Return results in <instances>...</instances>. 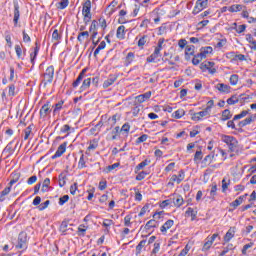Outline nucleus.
I'll return each instance as SVG.
<instances>
[{"label":"nucleus","instance_id":"f257e3e1","mask_svg":"<svg viewBox=\"0 0 256 256\" xmlns=\"http://www.w3.org/2000/svg\"><path fill=\"white\" fill-rule=\"evenodd\" d=\"M82 15H83V21L85 25H88V23L91 21L92 14H91V1H85L82 6Z\"/></svg>","mask_w":256,"mask_h":256},{"label":"nucleus","instance_id":"f03ea898","mask_svg":"<svg viewBox=\"0 0 256 256\" xmlns=\"http://www.w3.org/2000/svg\"><path fill=\"white\" fill-rule=\"evenodd\" d=\"M55 75V67L49 66L45 73L43 74L44 79L42 80V83L44 84V87L47 86V83H53V77Z\"/></svg>","mask_w":256,"mask_h":256},{"label":"nucleus","instance_id":"7ed1b4c3","mask_svg":"<svg viewBox=\"0 0 256 256\" xmlns=\"http://www.w3.org/2000/svg\"><path fill=\"white\" fill-rule=\"evenodd\" d=\"M222 141H223V143H226V145H228L230 151H235V149H237V145L239 143L235 137L227 136V135L222 136Z\"/></svg>","mask_w":256,"mask_h":256},{"label":"nucleus","instance_id":"20e7f679","mask_svg":"<svg viewBox=\"0 0 256 256\" xmlns=\"http://www.w3.org/2000/svg\"><path fill=\"white\" fill-rule=\"evenodd\" d=\"M16 249H22L25 251L27 249V234L21 232L18 236V243L16 244Z\"/></svg>","mask_w":256,"mask_h":256},{"label":"nucleus","instance_id":"39448f33","mask_svg":"<svg viewBox=\"0 0 256 256\" xmlns=\"http://www.w3.org/2000/svg\"><path fill=\"white\" fill-rule=\"evenodd\" d=\"M216 237H219V234H213L211 237H207L206 242L203 245L202 251H209L213 243H215Z\"/></svg>","mask_w":256,"mask_h":256},{"label":"nucleus","instance_id":"423d86ee","mask_svg":"<svg viewBox=\"0 0 256 256\" xmlns=\"http://www.w3.org/2000/svg\"><path fill=\"white\" fill-rule=\"evenodd\" d=\"M210 113L211 112H209V110L205 108L203 111L194 113L192 115V121H201L203 117H209V115H211Z\"/></svg>","mask_w":256,"mask_h":256},{"label":"nucleus","instance_id":"0eeeda50","mask_svg":"<svg viewBox=\"0 0 256 256\" xmlns=\"http://www.w3.org/2000/svg\"><path fill=\"white\" fill-rule=\"evenodd\" d=\"M13 5H14V25L17 27V24L19 23V17H21V14L19 12V2L17 0H13Z\"/></svg>","mask_w":256,"mask_h":256},{"label":"nucleus","instance_id":"6e6552de","mask_svg":"<svg viewBox=\"0 0 256 256\" xmlns=\"http://www.w3.org/2000/svg\"><path fill=\"white\" fill-rule=\"evenodd\" d=\"M49 113H51V103L47 102L40 109V117L45 118L46 116L49 115Z\"/></svg>","mask_w":256,"mask_h":256},{"label":"nucleus","instance_id":"1a4fd4ad","mask_svg":"<svg viewBox=\"0 0 256 256\" xmlns=\"http://www.w3.org/2000/svg\"><path fill=\"white\" fill-rule=\"evenodd\" d=\"M65 151H67V142L62 143L57 151L55 152V154L52 156V159H57V157H61V155H63V153H65Z\"/></svg>","mask_w":256,"mask_h":256},{"label":"nucleus","instance_id":"9d476101","mask_svg":"<svg viewBox=\"0 0 256 256\" xmlns=\"http://www.w3.org/2000/svg\"><path fill=\"white\" fill-rule=\"evenodd\" d=\"M137 103H145L147 99H151V91L146 92L144 94L138 95L135 97Z\"/></svg>","mask_w":256,"mask_h":256},{"label":"nucleus","instance_id":"9b49d317","mask_svg":"<svg viewBox=\"0 0 256 256\" xmlns=\"http://www.w3.org/2000/svg\"><path fill=\"white\" fill-rule=\"evenodd\" d=\"M172 199L175 207H181V205H183V203L185 202L183 200V196L179 194H174Z\"/></svg>","mask_w":256,"mask_h":256},{"label":"nucleus","instance_id":"f8f14e48","mask_svg":"<svg viewBox=\"0 0 256 256\" xmlns=\"http://www.w3.org/2000/svg\"><path fill=\"white\" fill-rule=\"evenodd\" d=\"M115 81H117V76L110 75L109 78L104 81L103 89H107V88L111 87V85H113V83H115Z\"/></svg>","mask_w":256,"mask_h":256},{"label":"nucleus","instance_id":"ddd939ff","mask_svg":"<svg viewBox=\"0 0 256 256\" xmlns=\"http://www.w3.org/2000/svg\"><path fill=\"white\" fill-rule=\"evenodd\" d=\"M235 237V228H230L224 236V243H229Z\"/></svg>","mask_w":256,"mask_h":256},{"label":"nucleus","instance_id":"4468645a","mask_svg":"<svg viewBox=\"0 0 256 256\" xmlns=\"http://www.w3.org/2000/svg\"><path fill=\"white\" fill-rule=\"evenodd\" d=\"M195 55V47L193 45H187L185 49V59L189 61V56Z\"/></svg>","mask_w":256,"mask_h":256},{"label":"nucleus","instance_id":"2eb2a0df","mask_svg":"<svg viewBox=\"0 0 256 256\" xmlns=\"http://www.w3.org/2000/svg\"><path fill=\"white\" fill-rule=\"evenodd\" d=\"M211 53H213V47L211 46L202 47L200 49V55H202L204 59L207 57V55H211Z\"/></svg>","mask_w":256,"mask_h":256},{"label":"nucleus","instance_id":"dca6fc26","mask_svg":"<svg viewBox=\"0 0 256 256\" xmlns=\"http://www.w3.org/2000/svg\"><path fill=\"white\" fill-rule=\"evenodd\" d=\"M216 89H218L220 93H229L231 86L224 83H220V84H217Z\"/></svg>","mask_w":256,"mask_h":256},{"label":"nucleus","instance_id":"f3484780","mask_svg":"<svg viewBox=\"0 0 256 256\" xmlns=\"http://www.w3.org/2000/svg\"><path fill=\"white\" fill-rule=\"evenodd\" d=\"M85 39H89V32H80L77 36V41L80 43V45H83V41H85Z\"/></svg>","mask_w":256,"mask_h":256},{"label":"nucleus","instance_id":"a211bd4d","mask_svg":"<svg viewBox=\"0 0 256 256\" xmlns=\"http://www.w3.org/2000/svg\"><path fill=\"white\" fill-rule=\"evenodd\" d=\"M255 117H256V115L250 116V117H248V118H246V119L240 121V122H239V126H240V127H245V126H247V125H251V123H253V121H255Z\"/></svg>","mask_w":256,"mask_h":256},{"label":"nucleus","instance_id":"6ab92c4d","mask_svg":"<svg viewBox=\"0 0 256 256\" xmlns=\"http://www.w3.org/2000/svg\"><path fill=\"white\" fill-rule=\"evenodd\" d=\"M116 37L117 39H120V40L125 39V26L121 25L118 27L116 31Z\"/></svg>","mask_w":256,"mask_h":256},{"label":"nucleus","instance_id":"aec40b11","mask_svg":"<svg viewBox=\"0 0 256 256\" xmlns=\"http://www.w3.org/2000/svg\"><path fill=\"white\" fill-rule=\"evenodd\" d=\"M174 221L173 220H167L164 225H162V227L160 228V231L162 233H167L168 229H171V226L174 225Z\"/></svg>","mask_w":256,"mask_h":256},{"label":"nucleus","instance_id":"412c9836","mask_svg":"<svg viewBox=\"0 0 256 256\" xmlns=\"http://www.w3.org/2000/svg\"><path fill=\"white\" fill-rule=\"evenodd\" d=\"M15 51L18 59H23V57H25V52L27 51V49H24L23 51L21 45H15Z\"/></svg>","mask_w":256,"mask_h":256},{"label":"nucleus","instance_id":"4be33fe9","mask_svg":"<svg viewBox=\"0 0 256 256\" xmlns=\"http://www.w3.org/2000/svg\"><path fill=\"white\" fill-rule=\"evenodd\" d=\"M231 117H233V114H231V110L225 109L222 112V116H221L220 120H222V121H229V119H231Z\"/></svg>","mask_w":256,"mask_h":256},{"label":"nucleus","instance_id":"5701e85b","mask_svg":"<svg viewBox=\"0 0 256 256\" xmlns=\"http://www.w3.org/2000/svg\"><path fill=\"white\" fill-rule=\"evenodd\" d=\"M91 87V78H86L83 80L82 86L80 87V91H87Z\"/></svg>","mask_w":256,"mask_h":256},{"label":"nucleus","instance_id":"b1692460","mask_svg":"<svg viewBox=\"0 0 256 256\" xmlns=\"http://www.w3.org/2000/svg\"><path fill=\"white\" fill-rule=\"evenodd\" d=\"M147 245V239L141 240L139 244L136 246V255H140L141 251H143V247Z\"/></svg>","mask_w":256,"mask_h":256},{"label":"nucleus","instance_id":"393cba45","mask_svg":"<svg viewBox=\"0 0 256 256\" xmlns=\"http://www.w3.org/2000/svg\"><path fill=\"white\" fill-rule=\"evenodd\" d=\"M115 7H117V2L112 1L110 5L106 8V11H108L109 17H111V15L115 13Z\"/></svg>","mask_w":256,"mask_h":256},{"label":"nucleus","instance_id":"a878e982","mask_svg":"<svg viewBox=\"0 0 256 256\" xmlns=\"http://www.w3.org/2000/svg\"><path fill=\"white\" fill-rule=\"evenodd\" d=\"M228 57H234L235 61H245V55L243 54H235V52L228 53Z\"/></svg>","mask_w":256,"mask_h":256},{"label":"nucleus","instance_id":"bb28decb","mask_svg":"<svg viewBox=\"0 0 256 256\" xmlns=\"http://www.w3.org/2000/svg\"><path fill=\"white\" fill-rule=\"evenodd\" d=\"M61 33L59 32V30L55 29L52 33V41H55V43H59V41H61Z\"/></svg>","mask_w":256,"mask_h":256},{"label":"nucleus","instance_id":"cd10ccee","mask_svg":"<svg viewBox=\"0 0 256 256\" xmlns=\"http://www.w3.org/2000/svg\"><path fill=\"white\" fill-rule=\"evenodd\" d=\"M196 5L203 11V9H207V5H209V0H197Z\"/></svg>","mask_w":256,"mask_h":256},{"label":"nucleus","instance_id":"c85d7f7f","mask_svg":"<svg viewBox=\"0 0 256 256\" xmlns=\"http://www.w3.org/2000/svg\"><path fill=\"white\" fill-rule=\"evenodd\" d=\"M186 215L191 217V221H195V219H197V210H194L193 208H188L186 211Z\"/></svg>","mask_w":256,"mask_h":256},{"label":"nucleus","instance_id":"c756f323","mask_svg":"<svg viewBox=\"0 0 256 256\" xmlns=\"http://www.w3.org/2000/svg\"><path fill=\"white\" fill-rule=\"evenodd\" d=\"M49 185H51V180L49 178H46L42 184V193H47V191H49Z\"/></svg>","mask_w":256,"mask_h":256},{"label":"nucleus","instance_id":"7c9ffc66","mask_svg":"<svg viewBox=\"0 0 256 256\" xmlns=\"http://www.w3.org/2000/svg\"><path fill=\"white\" fill-rule=\"evenodd\" d=\"M105 47H107V43H105V41H102L98 47L95 49L94 51V57H97V55L100 53V51H103V49H105Z\"/></svg>","mask_w":256,"mask_h":256},{"label":"nucleus","instance_id":"2f4dec72","mask_svg":"<svg viewBox=\"0 0 256 256\" xmlns=\"http://www.w3.org/2000/svg\"><path fill=\"white\" fill-rule=\"evenodd\" d=\"M213 67H215V62H206V63H202L200 65V69L205 70H209V69H212Z\"/></svg>","mask_w":256,"mask_h":256},{"label":"nucleus","instance_id":"473e14b6","mask_svg":"<svg viewBox=\"0 0 256 256\" xmlns=\"http://www.w3.org/2000/svg\"><path fill=\"white\" fill-rule=\"evenodd\" d=\"M11 193V186L6 187L0 194V201H5V196L9 195Z\"/></svg>","mask_w":256,"mask_h":256},{"label":"nucleus","instance_id":"72a5a7b5","mask_svg":"<svg viewBox=\"0 0 256 256\" xmlns=\"http://www.w3.org/2000/svg\"><path fill=\"white\" fill-rule=\"evenodd\" d=\"M38 54H39V46H37V42H36V47L34 48V53L30 54L31 63H35V59L37 58Z\"/></svg>","mask_w":256,"mask_h":256},{"label":"nucleus","instance_id":"f704fd0d","mask_svg":"<svg viewBox=\"0 0 256 256\" xmlns=\"http://www.w3.org/2000/svg\"><path fill=\"white\" fill-rule=\"evenodd\" d=\"M234 247L233 244H228L227 247L223 248V251L219 254V256H225L229 251H233Z\"/></svg>","mask_w":256,"mask_h":256},{"label":"nucleus","instance_id":"c9c22d12","mask_svg":"<svg viewBox=\"0 0 256 256\" xmlns=\"http://www.w3.org/2000/svg\"><path fill=\"white\" fill-rule=\"evenodd\" d=\"M159 223L156 222V220H150L146 223L145 229H153L155 227H158Z\"/></svg>","mask_w":256,"mask_h":256},{"label":"nucleus","instance_id":"e433bc0d","mask_svg":"<svg viewBox=\"0 0 256 256\" xmlns=\"http://www.w3.org/2000/svg\"><path fill=\"white\" fill-rule=\"evenodd\" d=\"M160 249H161V244L155 242L154 243V248H153L150 256H157V253H159Z\"/></svg>","mask_w":256,"mask_h":256},{"label":"nucleus","instance_id":"4c0bfd02","mask_svg":"<svg viewBox=\"0 0 256 256\" xmlns=\"http://www.w3.org/2000/svg\"><path fill=\"white\" fill-rule=\"evenodd\" d=\"M85 167H87L85 162V155L82 154L78 162V169H85Z\"/></svg>","mask_w":256,"mask_h":256},{"label":"nucleus","instance_id":"58836bf2","mask_svg":"<svg viewBox=\"0 0 256 256\" xmlns=\"http://www.w3.org/2000/svg\"><path fill=\"white\" fill-rule=\"evenodd\" d=\"M241 9H243V6L240 4H236V5H232L228 11H230V13H237V11H241Z\"/></svg>","mask_w":256,"mask_h":256},{"label":"nucleus","instance_id":"ea45409f","mask_svg":"<svg viewBox=\"0 0 256 256\" xmlns=\"http://www.w3.org/2000/svg\"><path fill=\"white\" fill-rule=\"evenodd\" d=\"M236 103H239V98H237V95H233L232 97L227 99L228 105H236Z\"/></svg>","mask_w":256,"mask_h":256},{"label":"nucleus","instance_id":"a19ab883","mask_svg":"<svg viewBox=\"0 0 256 256\" xmlns=\"http://www.w3.org/2000/svg\"><path fill=\"white\" fill-rule=\"evenodd\" d=\"M134 59H135V54L133 52H129L126 56V65H131Z\"/></svg>","mask_w":256,"mask_h":256},{"label":"nucleus","instance_id":"79ce46f5","mask_svg":"<svg viewBox=\"0 0 256 256\" xmlns=\"http://www.w3.org/2000/svg\"><path fill=\"white\" fill-rule=\"evenodd\" d=\"M173 115H174L175 119H181V117L185 116V110L179 109V110L175 111Z\"/></svg>","mask_w":256,"mask_h":256},{"label":"nucleus","instance_id":"37998d69","mask_svg":"<svg viewBox=\"0 0 256 256\" xmlns=\"http://www.w3.org/2000/svg\"><path fill=\"white\" fill-rule=\"evenodd\" d=\"M119 131H121V128H119V126H116L112 130V132H111V135H112L111 139H112V141H115V139H117V135H119Z\"/></svg>","mask_w":256,"mask_h":256},{"label":"nucleus","instance_id":"c03bdc74","mask_svg":"<svg viewBox=\"0 0 256 256\" xmlns=\"http://www.w3.org/2000/svg\"><path fill=\"white\" fill-rule=\"evenodd\" d=\"M147 41H149V37L147 35L142 36L138 41V47H143Z\"/></svg>","mask_w":256,"mask_h":256},{"label":"nucleus","instance_id":"a18cd8bd","mask_svg":"<svg viewBox=\"0 0 256 256\" xmlns=\"http://www.w3.org/2000/svg\"><path fill=\"white\" fill-rule=\"evenodd\" d=\"M239 83V75L233 74L230 76V85H237Z\"/></svg>","mask_w":256,"mask_h":256},{"label":"nucleus","instance_id":"49530a36","mask_svg":"<svg viewBox=\"0 0 256 256\" xmlns=\"http://www.w3.org/2000/svg\"><path fill=\"white\" fill-rule=\"evenodd\" d=\"M215 195H217V184H214L210 191V197L212 201H215Z\"/></svg>","mask_w":256,"mask_h":256},{"label":"nucleus","instance_id":"de8ad7c7","mask_svg":"<svg viewBox=\"0 0 256 256\" xmlns=\"http://www.w3.org/2000/svg\"><path fill=\"white\" fill-rule=\"evenodd\" d=\"M50 203H51V201L46 200L44 203L40 204L38 206L39 211H45V209H47L49 207Z\"/></svg>","mask_w":256,"mask_h":256},{"label":"nucleus","instance_id":"09e8293b","mask_svg":"<svg viewBox=\"0 0 256 256\" xmlns=\"http://www.w3.org/2000/svg\"><path fill=\"white\" fill-rule=\"evenodd\" d=\"M201 159H203V152L201 150H198L194 155V161H201Z\"/></svg>","mask_w":256,"mask_h":256},{"label":"nucleus","instance_id":"8fccbe9b","mask_svg":"<svg viewBox=\"0 0 256 256\" xmlns=\"http://www.w3.org/2000/svg\"><path fill=\"white\" fill-rule=\"evenodd\" d=\"M234 29L236 33H245V29H247V25L242 24V25H239L238 27H235Z\"/></svg>","mask_w":256,"mask_h":256},{"label":"nucleus","instance_id":"3c124183","mask_svg":"<svg viewBox=\"0 0 256 256\" xmlns=\"http://www.w3.org/2000/svg\"><path fill=\"white\" fill-rule=\"evenodd\" d=\"M84 77L78 75L77 79L73 82L72 87H79L81 85V81H83Z\"/></svg>","mask_w":256,"mask_h":256},{"label":"nucleus","instance_id":"603ef678","mask_svg":"<svg viewBox=\"0 0 256 256\" xmlns=\"http://www.w3.org/2000/svg\"><path fill=\"white\" fill-rule=\"evenodd\" d=\"M147 211H149V204H146L142 207L141 211L138 214V217H143V215H145Z\"/></svg>","mask_w":256,"mask_h":256},{"label":"nucleus","instance_id":"864d4df0","mask_svg":"<svg viewBox=\"0 0 256 256\" xmlns=\"http://www.w3.org/2000/svg\"><path fill=\"white\" fill-rule=\"evenodd\" d=\"M66 177L65 176H63V174H60L59 175V186L60 187H65V185H66Z\"/></svg>","mask_w":256,"mask_h":256},{"label":"nucleus","instance_id":"5fc2aeb1","mask_svg":"<svg viewBox=\"0 0 256 256\" xmlns=\"http://www.w3.org/2000/svg\"><path fill=\"white\" fill-rule=\"evenodd\" d=\"M131 215H126L124 218V225L125 227H131Z\"/></svg>","mask_w":256,"mask_h":256},{"label":"nucleus","instance_id":"6e6d98bb","mask_svg":"<svg viewBox=\"0 0 256 256\" xmlns=\"http://www.w3.org/2000/svg\"><path fill=\"white\" fill-rule=\"evenodd\" d=\"M215 159L214 154H209L203 159V163H211Z\"/></svg>","mask_w":256,"mask_h":256},{"label":"nucleus","instance_id":"4d7b16f0","mask_svg":"<svg viewBox=\"0 0 256 256\" xmlns=\"http://www.w3.org/2000/svg\"><path fill=\"white\" fill-rule=\"evenodd\" d=\"M177 177H178V185H179V183H181V181H183V179H185V170H180L178 172Z\"/></svg>","mask_w":256,"mask_h":256},{"label":"nucleus","instance_id":"13d9d810","mask_svg":"<svg viewBox=\"0 0 256 256\" xmlns=\"http://www.w3.org/2000/svg\"><path fill=\"white\" fill-rule=\"evenodd\" d=\"M147 177V172L142 171L136 176V181H143Z\"/></svg>","mask_w":256,"mask_h":256},{"label":"nucleus","instance_id":"bf43d9fd","mask_svg":"<svg viewBox=\"0 0 256 256\" xmlns=\"http://www.w3.org/2000/svg\"><path fill=\"white\" fill-rule=\"evenodd\" d=\"M250 99H252L250 95H247V94L240 95V101H244V103H249Z\"/></svg>","mask_w":256,"mask_h":256},{"label":"nucleus","instance_id":"052dcab7","mask_svg":"<svg viewBox=\"0 0 256 256\" xmlns=\"http://www.w3.org/2000/svg\"><path fill=\"white\" fill-rule=\"evenodd\" d=\"M134 191H135L136 201H142L143 200V195L141 194V192H139V190L137 188H134Z\"/></svg>","mask_w":256,"mask_h":256},{"label":"nucleus","instance_id":"680f3d73","mask_svg":"<svg viewBox=\"0 0 256 256\" xmlns=\"http://www.w3.org/2000/svg\"><path fill=\"white\" fill-rule=\"evenodd\" d=\"M98 147L97 141L93 140L90 142V145L87 148V151H93L95 148Z\"/></svg>","mask_w":256,"mask_h":256},{"label":"nucleus","instance_id":"e2e57ef3","mask_svg":"<svg viewBox=\"0 0 256 256\" xmlns=\"http://www.w3.org/2000/svg\"><path fill=\"white\" fill-rule=\"evenodd\" d=\"M69 201V195H64L59 198V205H65Z\"/></svg>","mask_w":256,"mask_h":256},{"label":"nucleus","instance_id":"0e129e2a","mask_svg":"<svg viewBox=\"0 0 256 256\" xmlns=\"http://www.w3.org/2000/svg\"><path fill=\"white\" fill-rule=\"evenodd\" d=\"M31 131H32L31 126H28V127L24 130V133H25L24 140H25V141H27V139H29V136L31 135Z\"/></svg>","mask_w":256,"mask_h":256},{"label":"nucleus","instance_id":"69168bd1","mask_svg":"<svg viewBox=\"0 0 256 256\" xmlns=\"http://www.w3.org/2000/svg\"><path fill=\"white\" fill-rule=\"evenodd\" d=\"M90 33L96 32L97 31V21L93 20L91 23V26L89 28Z\"/></svg>","mask_w":256,"mask_h":256},{"label":"nucleus","instance_id":"338daca9","mask_svg":"<svg viewBox=\"0 0 256 256\" xmlns=\"http://www.w3.org/2000/svg\"><path fill=\"white\" fill-rule=\"evenodd\" d=\"M63 109V101H60L55 104L54 113H57Z\"/></svg>","mask_w":256,"mask_h":256},{"label":"nucleus","instance_id":"774afa93","mask_svg":"<svg viewBox=\"0 0 256 256\" xmlns=\"http://www.w3.org/2000/svg\"><path fill=\"white\" fill-rule=\"evenodd\" d=\"M103 227H111V225H113V220L111 219H105L102 223Z\"/></svg>","mask_w":256,"mask_h":256}]
</instances>
